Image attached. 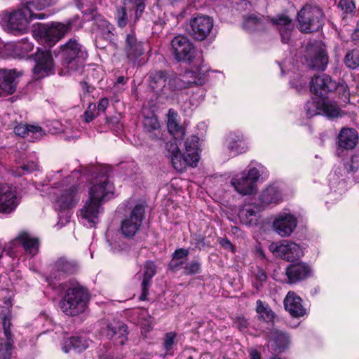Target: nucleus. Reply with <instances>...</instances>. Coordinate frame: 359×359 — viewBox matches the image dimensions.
Returning <instances> with one entry per match:
<instances>
[{
	"mask_svg": "<svg viewBox=\"0 0 359 359\" xmlns=\"http://www.w3.org/2000/svg\"><path fill=\"white\" fill-rule=\"evenodd\" d=\"M44 13H36L27 2H22L15 8L4 10L0 13V25L8 33L21 35L28 32L29 25L34 20H43Z\"/></svg>",
	"mask_w": 359,
	"mask_h": 359,
	"instance_id": "f257e3e1",
	"label": "nucleus"
},
{
	"mask_svg": "<svg viewBox=\"0 0 359 359\" xmlns=\"http://www.w3.org/2000/svg\"><path fill=\"white\" fill-rule=\"evenodd\" d=\"M89 301L86 289L78 283H72L66 290L59 305L67 316H76L83 313Z\"/></svg>",
	"mask_w": 359,
	"mask_h": 359,
	"instance_id": "f03ea898",
	"label": "nucleus"
},
{
	"mask_svg": "<svg viewBox=\"0 0 359 359\" xmlns=\"http://www.w3.org/2000/svg\"><path fill=\"white\" fill-rule=\"evenodd\" d=\"M269 23L276 26L280 32L283 43H287L290 41L294 29V25L292 20L286 15H278L277 18L269 20L264 16L257 17L255 15H250L245 19L243 27L250 32L262 31L266 28V24Z\"/></svg>",
	"mask_w": 359,
	"mask_h": 359,
	"instance_id": "7ed1b4c3",
	"label": "nucleus"
},
{
	"mask_svg": "<svg viewBox=\"0 0 359 359\" xmlns=\"http://www.w3.org/2000/svg\"><path fill=\"white\" fill-rule=\"evenodd\" d=\"M96 176L92 179L89 187V198L102 205V203L114 196V186L107 175V168H93Z\"/></svg>",
	"mask_w": 359,
	"mask_h": 359,
	"instance_id": "20e7f679",
	"label": "nucleus"
},
{
	"mask_svg": "<svg viewBox=\"0 0 359 359\" xmlns=\"http://www.w3.org/2000/svg\"><path fill=\"white\" fill-rule=\"evenodd\" d=\"M50 192L55 208L62 211L74 208L80 201V194L76 184L68 185L62 182L56 184Z\"/></svg>",
	"mask_w": 359,
	"mask_h": 359,
	"instance_id": "39448f33",
	"label": "nucleus"
},
{
	"mask_svg": "<svg viewBox=\"0 0 359 359\" xmlns=\"http://www.w3.org/2000/svg\"><path fill=\"white\" fill-rule=\"evenodd\" d=\"M325 15L317 6L305 5L298 13L299 29L303 32H313L322 28Z\"/></svg>",
	"mask_w": 359,
	"mask_h": 359,
	"instance_id": "423d86ee",
	"label": "nucleus"
},
{
	"mask_svg": "<svg viewBox=\"0 0 359 359\" xmlns=\"http://www.w3.org/2000/svg\"><path fill=\"white\" fill-rule=\"evenodd\" d=\"M61 54L67 64L69 71H74L77 67H83V61L88 57L86 50L76 39H69L61 46Z\"/></svg>",
	"mask_w": 359,
	"mask_h": 359,
	"instance_id": "0eeeda50",
	"label": "nucleus"
},
{
	"mask_svg": "<svg viewBox=\"0 0 359 359\" xmlns=\"http://www.w3.org/2000/svg\"><path fill=\"white\" fill-rule=\"evenodd\" d=\"M72 29V22L40 24L38 35L40 39L51 47L63 38Z\"/></svg>",
	"mask_w": 359,
	"mask_h": 359,
	"instance_id": "6e6552de",
	"label": "nucleus"
},
{
	"mask_svg": "<svg viewBox=\"0 0 359 359\" xmlns=\"http://www.w3.org/2000/svg\"><path fill=\"white\" fill-rule=\"evenodd\" d=\"M145 215L143 204L135 205L121 224V233L127 238H133L140 231Z\"/></svg>",
	"mask_w": 359,
	"mask_h": 359,
	"instance_id": "1a4fd4ad",
	"label": "nucleus"
},
{
	"mask_svg": "<svg viewBox=\"0 0 359 359\" xmlns=\"http://www.w3.org/2000/svg\"><path fill=\"white\" fill-rule=\"evenodd\" d=\"M32 57L35 62L32 69L34 79H41L55 74V62L50 50L38 48Z\"/></svg>",
	"mask_w": 359,
	"mask_h": 359,
	"instance_id": "9d476101",
	"label": "nucleus"
},
{
	"mask_svg": "<svg viewBox=\"0 0 359 359\" xmlns=\"http://www.w3.org/2000/svg\"><path fill=\"white\" fill-rule=\"evenodd\" d=\"M199 138L197 136L192 135L184 142L185 151L184 152V159L178 160L174 158V168L179 172H183L188 166L195 167L199 161Z\"/></svg>",
	"mask_w": 359,
	"mask_h": 359,
	"instance_id": "9b49d317",
	"label": "nucleus"
},
{
	"mask_svg": "<svg viewBox=\"0 0 359 359\" xmlns=\"http://www.w3.org/2000/svg\"><path fill=\"white\" fill-rule=\"evenodd\" d=\"M260 175L255 168L249 169L248 172H243L233 177L231 180L235 190L243 196L252 195L256 193V182Z\"/></svg>",
	"mask_w": 359,
	"mask_h": 359,
	"instance_id": "f8f14e48",
	"label": "nucleus"
},
{
	"mask_svg": "<svg viewBox=\"0 0 359 359\" xmlns=\"http://www.w3.org/2000/svg\"><path fill=\"white\" fill-rule=\"evenodd\" d=\"M304 58L310 68L317 70H325L328 62L325 50L319 42L310 43L306 46Z\"/></svg>",
	"mask_w": 359,
	"mask_h": 359,
	"instance_id": "ddd939ff",
	"label": "nucleus"
},
{
	"mask_svg": "<svg viewBox=\"0 0 359 359\" xmlns=\"http://www.w3.org/2000/svg\"><path fill=\"white\" fill-rule=\"evenodd\" d=\"M171 52L179 62H191L196 55V50L191 41L184 36H177L171 41Z\"/></svg>",
	"mask_w": 359,
	"mask_h": 359,
	"instance_id": "4468645a",
	"label": "nucleus"
},
{
	"mask_svg": "<svg viewBox=\"0 0 359 359\" xmlns=\"http://www.w3.org/2000/svg\"><path fill=\"white\" fill-rule=\"evenodd\" d=\"M310 85L311 91L319 97H323L327 93L332 92L337 89L345 92L347 88L344 83H337L327 74L313 76Z\"/></svg>",
	"mask_w": 359,
	"mask_h": 359,
	"instance_id": "2eb2a0df",
	"label": "nucleus"
},
{
	"mask_svg": "<svg viewBox=\"0 0 359 359\" xmlns=\"http://www.w3.org/2000/svg\"><path fill=\"white\" fill-rule=\"evenodd\" d=\"M79 269L77 262L66 257H59L52 265L49 279L60 280L73 275Z\"/></svg>",
	"mask_w": 359,
	"mask_h": 359,
	"instance_id": "dca6fc26",
	"label": "nucleus"
},
{
	"mask_svg": "<svg viewBox=\"0 0 359 359\" xmlns=\"http://www.w3.org/2000/svg\"><path fill=\"white\" fill-rule=\"evenodd\" d=\"M269 250L287 262H293L304 255V251L298 244L287 241H283L280 243H272Z\"/></svg>",
	"mask_w": 359,
	"mask_h": 359,
	"instance_id": "f3484780",
	"label": "nucleus"
},
{
	"mask_svg": "<svg viewBox=\"0 0 359 359\" xmlns=\"http://www.w3.org/2000/svg\"><path fill=\"white\" fill-rule=\"evenodd\" d=\"M189 32L198 41L207 38L213 27V20L207 15H197L190 20Z\"/></svg>",
	"mask_w": 359,
	"mask_h": 359,
	"instance_id": "a211bd4d",
	"label": "nucleus"
},
{
	"mask_svg": "<svg viewBox=\"0 0 359 359\" xmlns=\"http://www.w3.org/2000/svg\"><path fill=\"white\" fill-rule=\"evenodd\" d=\"M15 188L8 184H0V212L8 214L18 205Z\"/></svg>",
	"mask_w": 359,
	"mask_h": 359,
	"instance_id": "6ab92c4d",
	"label": "nucleus"
},
{
	"mask_svg": "<svg viewBox=\"0 0 359 359\" xmlns=\"http://www.w3.org/2000/svg\"><path fill=\"white\" fill-rule=\"evenodd\" d=\"M101 210V205L89 198L84 206L80 210L79 216L82 223L87 227L94 226L98 222Z\"/></svg>",
	"mask_w": 359,
	"mask_h": 359,
	"instance_id": "aec40b11",
	"label": "nucleus"
},
{
	"mask_svg": "<svg viewBox=\"0 0 359 359\" xmlns=\"http://www.w3.org/2000/svg\"><path fill=\"white\" fill-rule=\"evenodd\" d=\"M194 74V73L191 71L186 72L181 76H177L175 74H167V84L172 90L188 88L194 84L202 85L203 79L201 77L198 79H190Z\"/></svg>",
	"mask_w": 359,
	"mask_h": 359,
	"instance_id": "412c9836",
	"label": "nucleus"
},
{
	"mask_svg": "<svg viewBox=\"0 0 359 359\" xmlns=\"http://www.w3.org/2000/svg\"><path fill=\"white\" fill-rule=\"evenodd\" d=\"M124 52L131 62L140 65L138 59L144 53L145 48L143 43L138 41L133 33H130L126 35Z\"/></svg>",
	"mask_w": 359,
	"mask_h": 359,
	"instance_id": "4be33fe9",
	"label": "nucleus"
},
{
	"mask_svg": "<svg viewBox=\"0 0 359 359\" xmlns=\"http://www.w3.org/2000/svg\"><path fill=\"white\" fill-rule=\"evenodd\" d=\"M296 217L289 213L280 214L273 221L275 231L281 237L289 236L297 226Z\"/></svg>",
	"mask_w": 359,
	"mask_h": 359,
	"instance_id": "5701e85b",
	"label": "nucleus"
},
{
	"mask_svg": "<svg viewBox=\"0 0 359 359\" xmlns=\"http://www.w3.org/2000/svg\"><path fill=\"white\" fill-rule=\"evenodd\" d=\"M284 306L285 310L293 317L304 316L306 313V310L302 305V298L292 291L287 294L284 299Z\"/></svg>",
	"mask_w": 359,
	"mask_h": 359,
	"instance_id": "b1692460",
	"label": "nucleus"
},
{
	"mask_svg": "<svg viewBox=\"0 0 359 359\" xmlns=\"http://www.w3.org/2000/svg\"><path fill=\"white\" fill-rule=\"evenodd\" d=\"M310 273V267L303 262L290 264L286 269V275L290 283H295L298 281L304 280L309 277Z\"/></svg>",
	"mask_w": 359,
	"mask_h": 359,
	"instance_id": "393cba45",
	"label": "nucleus"
},
{
	"mask_svg": "<svg viewBox=\"0 0 359 359\" xmlns=\"http://www.w3.org/2000/svg\"><path fill=\"white\" fill-rule=\"evenodd\" d=\"M358 141L357 131L353 128H343L338 135L339 147L344 149H353Z\"/></svg>",
	"mask_w": 359,
	"mask_h": 359,
	"instance_id": "a878e982",
	"label": "nucleus"
},
{
	"mask_svg": "<svg viewBox=\"0 0 359 359\" xmlns=\"http://www.w3.org/2000/svg\"><path fill=\"white\" fill-rule=\"evenodd\" d=\"M225 144L228 156L230 157L243 153L247 149L246 144L241 135L230 134L226 137Z\"/></svg>",
	"mask_w": 359,
	"mask_h": 359,
	"instance_id": "bb28decb",
	"label": "nucleus"
},
{
	"mask_svg": "<svg viewBox=\"0 0 359 359\" xmlns=\"http://www.w3.org/2000/svg\"><path fill=\"white\" fill-rule=\"evenodd\" d=\"M15 133L22 137H29L30 140H39L44 135L41 127L34 125L20 124L15 127Z\"/></svg>",
	"mask_w": 359,
	"mask_h": 359,
	"instance_id": "cd10ccee",
	"label": "nucleus"
},
{
	"mask_svg": "<svg viewBox=\"0 0 359 359\" xmlns=\"http://www.w3.org/2000/svg\"><path fill=\"white\" fill-rule=\"evenodd\" d=\"M288 343L287 336L285 333L276 330L270 334L268 347L273 352L281 353L287 347Z\"/></svg>",
	"mask_w": 359,
	"mask_h": 359,
	"instance_id": "c85d7f7f",
	"label": "nucleus"
},
{
	"mask_svg": "<svg viewBox=\"0 0 359 359\" xmlns=\"http://www.w3.org/2000/svg\"><path fill=\"white\" fill-rule=\"evenodd\" d=\"M143 280L142 282V294L140 297V300H145L149 292V288L151 286V278L156 273V266L152 261H147L144 265Z\"/></svg>",
	"mask_w": 359,
	"mask_h": 359,
	"instance_id": "c756f323",
	"label": "nucleus"
},
{
	"mask_svg": "<svg viewBox=\"0 0 359 359\" xmlns=\"http://www.w3.org/2000/svg\"><path fill=\"white\" fill-rule=\"evenodd\" d=\"M15 73L13 70L0 69V90L12 94L16 88Z\"/></svg>",
	"mask_w": 359,
	"mask_h": 359,
	"instance_id": "7c9ffc66",
	"label": "nucleus"
},
{
	"mask_svg": "<svg viewBox=\"0 0 359 359\" xmlns=\"http://www.w3.org/2000/svg\"><path fill=\"white\" fill-rule=\"evenodd\" d=\"M126 325L121 322L109 324L107 325L105 333L108 339L117 341L123 344L126 339L127 330Z\"/></svg>",
	"mask_w": 359,
	"mask_h": 359,
	"instance_id": "2f4dec72",
	"label": "nucleus"
},
{
	"mask_svg": "<svg viewBox=\"0 0 359 359\" xmlns=\"http://www.w3.org/2000/svg\"><path fill=\"white\" fill-rule=\"evenodd\" d=\"M167 126L168 131L176 140L184 137V130L180 126L178 114L173 109H169L168 111Z\"/></svg>",
	"mask_w": 359,
	"mask_h": 359,
	"instance_id": "473e14b6",
	"label": "nucleus"
},
{
	"mask_svg": "<svg viewBox=\"0 0 359 359\" xmlns=\"http://www.w3.org/2000/svg\"><path fill=\"white\" fill-rule=\"evenodd\" d=\"M261 208L255 205H245L239 210L238 216L241 222L246 225H253L257 222V214Z\"/></svg>",
	"mask_w": 359,
	"mask_h": 359,
	"instance_id": "72a5a7b5",
	"label": "nucleus"
},
{
	"mask_svg": "<svg viewBox=\"0 0 359 359\" xmlns=\"http://www.w3.org/2000/svg\"><path fill=\"white\" fill-rule=\"evenodd\" d=\"M88 346V341L83 337H72L64 340L62 350L68 353L71 350L81 352Z\"/></svg>",
	"mask_w": 359,
	"mask_h": 359,
	"instance_id": "f704fd0d",
	"label": "nucleus"
},
{
	"mask_svg": "<svg viewBox=\"0 0 359 359\" xmlns=\"http://www.w3.org/2000/svg\"><path fill=\"white\" fill-rule=\"evenodd\" d=\"M281 194L277 187L271 186L262 191L259 199L263 208L271 204H276L281 201Z\"/></svg>",
	"mask_w": 359,
	"mask_h": 359,
	"instance_id": "c9c22d12",
	"label": "nucleus"
},
{
	"mask_svg": "<svg viewBox=\"0 0 359 359\" xmlns=\"http://www.w3.org/2000/svg\"><path fill=\"white\" fill-rule=\"evenodd\" d=\"M18 239L24 247L27 253L34 256L39 252V240L27 233H22Z\"/></svg>",
	"mask_w": 359,
	"mask_h": 359,
	"instance_id": "e433bc0d",
	"label": "nucleus"
},
{
	"mask_svg": "<svg viewBox=\"0 0 359 359\" xmlns=\"http://www.w3.org/2000/svg\"><path fill=\"white\" fill-rule=\"evenodd\" d=\"M143 127L144 131L151 138L154 139L159 137L161 134L160 124L155 116L145 117L143 121Z\"/></svg>",
	"mask_w": 359,
	"mask_h": 359,
	"instance_id": "4c0bfd02",
	"label": "nucleus"
},
{
	"mask_svg": "<svg viewBox=\"0 0 359 359\" xmlns=\"http://www.w3.org/2000/svg\"><path fill=\"white\" fill-rule=\"evenodd\" d=\"M256 312L257 313L259 319L263 320L266 323H271L275 318V313L271 310L268 304L263 302L261 300L256 302Z\"/></svg>",
	"mask_w": 359,
	"mask_h": 359,
	"instance_id": "58836bf2",
	"label": "nucleus"
},
{
	"mask_svg": "<svg viewBox=\"0 0 359 359\" xmlns=\"http://www.w3.org/2000/svg\"><path fill=\"white\" fill-rule=\"evenodd\" d=\"M19 166L16 168L15 170L13 169L11 170L12 174L14 176L20 177L22 175L29 174L33 171H35L38 169V164L36 161H25L22 163H17Z\"/></svg>",
	"mask_w": 359,
	"mask_h": 359,
	"instance_id": "ea45409f",
	"label": "nucleus"
},
{
	"mask_svg": "<svg viewBox=\"0 0 359 359\" xmlns=\"http://www.w3.org/2000/svg\"><path fill=\"white\" fill-rule=\"evenodd\" d=\"M150 86L154 90H161L167 84V74L165 72H156L151 73L149 76Z\"/></svg>",
	"mask_w": 359,
	"mask_h": 359,
	"instance_id": "a19ab883",
	"label": "nucleus"
},
{
	"mask_svg": "<svg viewBox=\"0 0 359 359\" xmlns=\"http://www.w3.org/2000/svg\"><path fill=\"white\" fill-rule=\"evenodd\" d=\"M323 100L322 98H312L306 104V111L309 117L322 114Z\"/></svg>",
	"mask_w": 359,
	"mask_h": 359,
	"instance_id": "79ce46f5",
	"label": "nucleus"
},
{
	"mask_svg": "<svg viewBox=\"0 0 359 359\" xmlns=\"http://www.w3.org/2000/svg\"><path fill=\"white\" fill-rule=\"evenodd\" d=\"M14 341L13 338H0V359H10L12 355Z\"/></svg>",
	"mask_w": 359,
	"mask_h": 359,
	"instance_id": "37998d69",
	"label": "nucleus"
},
{
	"mask_svg": "<svg viewBox=\"0 0 359 359\" xmlns=\"http://www.w3.org/2000/svg\"><path fill=\"white\" fill-rule=\"evenodd\" d=\"M322 114L330 118H337L341 116L342 111L338 107L335 102H325L323 100Z\"/></svg>",
	"mask_w": 359,
	"mask_h": 359,
	"instance_id": "c03bdc74",
	"label": "nucleus"
},
{
	"mask_svg": "<svg viewBox=\"0 0 359 359\" xmlns=\"http://www.w3.org/2000/svg\"><path fill=\"white\" fill-rule=\"evenodd\" d=\"M346 67L350 69H355L359 67V50H348L344 60Z\"/></svg>",
	"mask_w": 359,
	"mask_h": 359,
	"instance_id": "a18cd8bd",
	"label": "nucleus"
},
{
	"mask_svg": "<svg viewBox=\"0 0 359 359\" xmlns=\"http://www.w3.org/2000/svg\"><path fill=\"white\" fill-rule=\"evenodd\" d=\"M252 284L253 286L259 290L262 286L264 283L267 280V276L263 269L257 267V269L252 273Z\"/></svg>",
	"mask_w": 359,
	"mask_h": 359,
	"instance_id": "49530a36",
	"label": "nucleus"
},
{
	"mask_svg": "<svg viewBox=\"0 0 359 359\" xmlns=\"http://www.w3.org/2000/svg\"><path fill=\"white\" fill-rule=\"evenodd\" d=\"M57 0H32L30 1H26L33 12L39 11L44 9L46 7L54 5Z\"/></svg>",
	"mask_w": 359,
	"mask_h": 359,
	"instance_id": "de8ad7c7",
	"label": "nucleus"
},
{
	"mask_svg": "<svg viewBox=\"0 0 359 359\" xmlns=\"http://www.w3.org/2000/svg\"><path fill=\"white\" fill-rule=\"evenodd\" d=\"M96 26L100 30L102 34L106 38H111L113 35V26L104 19L96 20Z\"/></svg>",
	"mask_w": 359,
	"mask_h": 359,
	"instance_id": "09e8293b",
	"label": "nucleus"
},
{
	"mask_svg": "<svg viewBox=\"0 0 359 359\" xmlns=\"http://www.w3.org/2000/svg\"><path fill=\"white\" fill-rule=\"evenodd\" d=\"M176 334L175 332H168L165 334L163 341V348L165 351V355H173V345Z\"/></svg>",
	"mask_w": 359,
	"mask_h": 359,
	"instance_id": "8fccbe9b",
	"label": "nucleus"
},
{
	"mask_svg": "<svg viewBox=\"0 0 359 359\" xmlns=\"http://www.w3.org/2000/svg\"><path fill=\"white\" fill-rule=\"evenodd\" d=\"M201 271V264L197 260H192L184 264V273L186 275H195Z\"/></svg>",
	"mask_w": 359,
	"mask_h": 359,
	"instance_id": "3c124183",
	"label": "nucleus"
},
{
	"mask_svg": "<svg viewBox=\"0 0 359 359\" xmlns=\"http://www.w3.org/2000/svg\"><path fill=\"white\" fill-rule=\"evenodd\" d=\"M166 149L170 154L171 162L174 166V158L178 160L184 159V153L182 154L176 142H168L166 144Z\"/></svg>",
	"mask_w": 359,
	"mask_h": 359,
	"instance_id": "603ef678",
	"label": "nucleus"
},
{
	"mask_svg": "<svg viewBox=\"0 0 359 359\" xmlns=\"http://www.w3.org/2000/svg\"><path fill=\"white\" fill-rule=\"evenodd\" d=\"M2 316V325L4 332V337L13 338V336L11 332V314L7 311Z\"/></svg>",
	"mask_w": 359,
	"mask_h": 359,
	"instance_id": "864d4df0",
	"label": "nucleus"
},
{
	"mask_svg": "<svg viewBox=\"0 0 359 359\" xmlns=\"http://www.w3.org/2000/svg\"><path fill=\"white\" fill-rule=\"evenodd\" d=\"M345 168L348 172H355L359 169V154H353L346 163Z\"/></svg>",
	"mask_w": 359,
	"mask_h": 359,
	"instance_id": "5fc2aeb1",
	"label": "nucleus"
},
{
	"mask_svg": "<svg viewBox=\"0 0 359 359\" xmlns=\"http://www.w3.org/2000/svg\"><path fill=\"white\" fill-rule=\"evenodd\" d=\"M117 25L120 27H124L128 23L126 10L124 7L117 8L116 13Z\"/></svg>",
	"mask_w": 359,
	"mask_h": 359,
	"instance_id": "6e6d98bb",
	"label": "nucleus"
},
{
	"mask_svg": "<svg viewBox=\"0 0 359 359\" xmlns=\"http://www.w3.org/2000/svg\"><path fill=\"white\" fill-rule=\"evenodd\" d=\"M338 6L345 13H352L355 9L353 0H340Z\"/></svg>",
	"mask_w": 359,
	"mask_h": 359,
	"instance_id": "4d7b16f0",
	"label": "nucleus"
},
{
	"mask_svg": "<svg viewBox=\"0 0 359 359\" xmlns=\"http://www.w3.org/2000/svg\"><path fill=\"white\" fill-rule=\"evenodd\" d=\"M233 325L241 332H245L248 327V320L243 316H237L233 321Z\"/></svg>",
	"mask_w": 359,
	"mask_h": 359,
	"instance_id": "13d9d810",
	"label": "nucleus"
},
{
	"mask_svg": "<svg viewBox=\"0 0 359 359\" xmlns=\"http://www.w3.org/2000/svg\"><path fill=\"white\" fill-rule=\"evenodd\" d=\"M133 4L135 5V20H137L141 16L145 8L144 1H138V0H130Z\"/></svg>",
	"mask_w": 359,
	"mask_h": 359,
	"instance_id": "bf43d9fd",
	"label": "nucleus"
},
{
	"mask_svg": "<svg viewBox=\"0 0 359 359\" xmlns=\"http://www.w3.org/2000/svg\"><path fill=\"white\" fill-rule=\"evenodd\" d=\"M96 108V105L94 104H90L88 107V110H87L84 114V119L87 123L93 121L96 116L97 114L93 111H95Z\"/></svg>",
	"mask_w": 359,
	"mask_h": 359,
	"instance_id": "052dcab7",
	"label": "nucleus"
},
{
	"mask_svg": "<svg viewBox=\"0 0 359 359\" xmlns=\"http://www.w3.org/2000/svg\"><path fill=\"white\" fill-rule=\"evenodd\" d=\"M189 250L184 248H180L174 252V253L172 254V258L175 259V260L178 259L184 261L183 259L186 258L189 255Z\"/></svg>",
	"mask_w": 359,
	"mask_h": 359,
	"instance_id": "680f3d73",
	"label": "nucleus"
},
{
	"mask_svg": "<svg viewBox=\"0 0 359 359\" xmlns=\"http://www.w3.org/2000/svg\"><path fill=\"white\" fill-rule=\"evenodd\" d=\"M80 86L82 90V94L81 95V100H85L88 97V94L93 90V88L88 85L86 82H81Z\"/></svg>",
	"mask_w": 359,
	"mask_h": 359,
	"instance_id": "e2e57ef3",
	"label": "nucleus"
},
{
	"mask_svg": "<svg viewBox=\"0 0 359 359\" xmlns=\"http://www.w3.org/2000/svg\"><path fill=\"white\" fill-rule=\"evenodd\" d=\"M184 262L181 260H175V259L172 258L171 262L169 264V268L173 271H177L182 269H184Z\"/></svg>",
	"mask_w": 359,
	"mask_h": 359,
	"instance_id": "0e129e2a",
	"label": "nucleus"
},
{
	"mask_svg": "<svg viewBox=\"0 0 359 359\" xmlns=\"http://www.w3.org/2000/svg\"><path fill=\"white\" fill-rule=\"evenodd\" d=\"M108 104H109L108 100L107 98H103L100 100L98 106H97V109L99 111H104L107 109V107H108Z\"/></svg>",
	"mask_w": 359,
	"mask_h": 359,
	"instance_id": "69168bd1",
	"label": "nucleus"
},
{
	"mask_svg": "<svg viewBox=\"0 0 359 359\" xmlns=\"http://www.w3.org/2000/svg\"><path fill=\"white\" fill-rule=\"evenodd\" d=\"M33 44L28 41H25L22 43V49L24 50L26 53H28L33 49Z\"/></svg>",
	"mask_w": 359,
	"mask_h": 359,
	"instance_id": "338daca9",
	"label": "nucleus"
},
{
	"mask_svg": "<svg viewBox=\"0 0 359 359\" xmlns=\"http://www.w3.org/2000/svg\"><path fill=\"white\" fill-rule=\"evenodd\" d=\"M250 359H261L259 353L256 350L250 351Z\"/></svg>",
	"mask_w": 359,
	"mask_h": 359,
	"instance_id": "774afa93",
	"label": "nucleus"
}]
</instances>
